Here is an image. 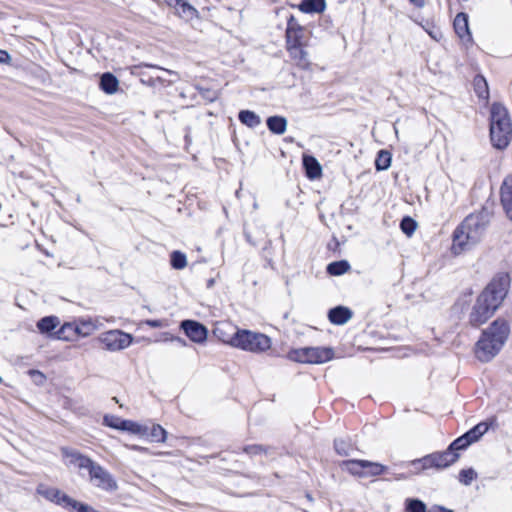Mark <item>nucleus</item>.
I'll list each match as a JSON object with an SVG mask.
<instances>
[{
	"label": "nucleus",
	"mask_w": 512,
	"mask_h": 512,
	"mask_svg": "<svg viewBox=\"0 0 512 512\" xmlns=\"http://www.w3.org/2000/svg\"><path fill=\"white\" fill-rule=\"evenodd\" d=\"M509 279L506 275L494 278L478 296L469 316L472 326L484 324L499 308L507 295Z\"/></svg>",
	"instance_id": "f257e3e1"
},
{
	"label": "nucleus",
	"mask_w": 512,
	"mask_h": 512,
	"mask_svg": "<svg viewBox=\"0 0 512 512\" xmlns=\"http://www.w3.org/2000/svg\"><path fill=\"white\" fill-rule=\"evenodd\" d=\"M489 221L490 213L487 209L468 215L454 232L453 253L460 254L476 244L482 237Z\"/></svg>",
	"instance_id": "f03ea898"
},
{
	"label": "nucleus",
	"mask_w": 512,
	"mask_h": 512,
	"mask_svg": "<svg viewBox=\"0 0 512 512\" xmlns=\"http://www.w3.org/2000/svg\"><path fill=\"white\" fill-rule=\"evenodd\" d=\"M510 328L506 320L498 318L483 330L475 345V355L481 362H489L502 349L508 339Z\"/></svg>",
	"instance_id": "7ed1b4c3"
},
{
	"label": "nucleus",
	"mask_w": 512,
	"mask_h": 512,
	"mask_svg": "<svg viewBox=\"0 0 512 512\" xmlns=\"http://www.w3.org/2000/svg\"><path fill=\"white\" fill-rule=\"evenodd\" d=\"M62 454L69 458L71 463L77 464L80 469L88 470L90 482L95 487L106 492H114L118 489L117 481L112 474L91 458L68 448H62Z\"/></svg>",
	"instance_id": "20e7f679"
},
{
	"label": "nucleus",
	"mask_w": 512,
	"mask_h": 512,
	"mask_svg": "<svg viewBox=\"0 0 512 512\" xmlns=\"http://www.w3.org/2000/svg\"><path fill=\"white\" fill-rule=\"evenodd\" d=\"M512 138V124L508 110L500 103L491 106L490 115V139L492 145L499 149H505Z\"/></svg>",
	"instance_id": "39448f33"
},
{
	"label": "nucleus",
	"mask_w": 512,
	"mask_h": 512,
	"mask_svg": "<svg viewBox=\"0 0 512 512\" xmlns=\"http://www.w3.org/2000/svg\"><path fill=\"white\" fill-rule=\"evenodd\" d=\"M222 341L253 353H262L271 347V339L267 335L249 330L238 329L231 337L223 338Z\"/></svg>",
	"instance_id": "423d86ee"
},
{
	"label": "nucleus",
	"mask_w": 512,
	"mask_h": 512,
	"mask_svg": "<svg viewBox=\"0 0 512 512\" xmlns=\"http://www.w3.org/2000/svg\"><path fill=\"white\" fill-rule=\"evenodd\" d=\"M289 360L307 364H323L333 359L334 350L329 347H303L288 352Z\"/></svg>",
	"instance_id": "0eeeda50"
},
{
	"label": "nucleus",
	"mask_w": 512,
	"mask_h": 512,
	"mask_svg": "<svg viewBox=\"0 0 512 512\" xmlns=\"http://www.w3.org/2000/svg\"><path fill=\"white\" fill-rule=\"evenodd\" d=\"M458 459L459 454L452 452L449 448H447L445 451L434 452L420 459H415L411 461L410 464H421L422 470H427L430 468L444 469L454 464Z\"/></svg>",
	"instance_id": "6e6552de"
},
{
	"label": "nucleus",
	"mask_w": 512,
	"mask_h": 512,
	"mask_svg": "<svg viewBox=\"0 0 512 512\" xmlns=\"http://www.w3.org/2000/svg\"><path fill=\"white\" fill-rule=\"evenodd\" d=\"M132 336L120 330H111L101 334L99 341L107 350L119 351L127 348L132 343Z\"/></svg>",
	"instance_id": "1a4fd4ad"
},
{
	"label": "nucleus",
	"mask_w": 512,
	"mask_h": 512,
	"mask_svg": "<svg viewBox=\"0 0 512 512\" xmlns=\"http://www.w3.org/2000/svg\"><path fill=\"white\" fill-rule=\"evenodd\" d=\"M37 493L44 497L45 499L66 509L70 507L71 501L73 499L64 492H62L61 490L54 487L46 486L44 484H40L37 487Z\"/></svg>",
	"instance_id": "9d476101"
},
{
	"label": "nucleus",
	"mask_w": 512,
	"mask_h": 512,
	"mask_svg": "<svg viewBox=\"0 0 512 512\" xmlns=\"http://www.w3.org/2000/svg\"><path fill=\"white\" fill-rule=\"evenodd\" d=\"M181 328L187 337L195 343H203L207 339V328L197 321L184 320L181 322Z\"/></svg>",
	"instance_id": "9b49d317"
},
{
	"label": "nucleus",
	"mask_w": 512,
	"mask_h": 512,
	"mask_svg": "<svg viewBox=\"0 0 512 512\" xmlns=\"http://www.w3.org/2000/svg\"><path fill=\"white\" fill-rule=\"evenodd\" d=\"M166 4L175 10V13L185 21L199 18L198 10L187 0H164Z\"/></svg>",
	"instance_id": "f8f14e48"
},
{
	"label": "nucleus",
	"mask_w": 512,
	"mask_h": 512,
	"mask_svg": "<svg viewBox=\"0 0 512 512\" xmlns=\"http://www.w3.org/2000/svg\"><path fill=\"white\" fill-rule=\"evenodd\" d=\"M500 201L507 217L512 220V174L503 180L500 188Z\"/></svg>",
	"instance_id": "ddd939ff"
},
{
	"label": "nucleus",
	"mask_w": 512,
	"mask_h": 512,
	"mask_svg": "<svg viewBox=\"0 0 512 512\" xmlns=\"http://www.w3.org/2000/svg\"><path fill=\"white\" fill-rule=\"evenodd\" d=\"M304 30L300 27L294 20L293 17L290 18L287 29H286V45L287 47L291 46H303L302 38H303Z\"/></svg>",
	"instance_id": "4468645a"
},
{
	"label": "nucleus",
	"mask_w": 512,
	"mask_h": 512,
	"mask_svg": "<svg viewBox=\"0 0 512 512\" xmlns=\"http://www.w3.org/2000/svg\"><path fill=\"white\" fill-rule=\"evenodd\" d=\"M352 311L344 306H337L328 312L329 321L335 325H344L352 318Z\"/></svg>",
	"instance_id": "2eb2a0df"
},
{
	"label": "nucleus",
	"mask_w": 512,
	"mask_h": 512,
	"mask_svg": "<svg viewBox=\"0 0 512 512\" xmlns=\"http://www.w3.org/2000/svg\"><path fill=\"white\" fill-rule=\"evenodd\" d=\"M454 29L457 35L465 41H471V33L468 25V15L465 13H458L454 19Z\"/></svg>",
	"instance_id": "dca6fc26"
},
{
	"label": "nucleus",
	"mask_w": 512,
	"mask_h": 512,
	"mask_svg": "<svg viewBox=\"0 0 512 512\" xmlns=\"http://www.w3.org/2000/svg\"><path fill=\"white\" fill-rule=\"evenodd\" d=\"M287 51L289 52L290 57L296 63L298 67L301 69H308L310 66V62L308 59L307 52L303 49L302 46H291L287 47Z\"/></svg>",
	"instance_id": "f3484780"
},
{
	"label": "nucleus",
	"mask_w": 512,
	"mask_h": 512,
	"mask_svg": "<svg viewBox=\"0 0 512 512\" xmlns=\"http://www.w3.org/2000/svg\"><path fill=\"white\" fill-rule=\"evenodd\" d=\"M303 166L306 170L307 177L310 179H316L322 175L321 165L313 156L304 155Z\"/></svg>",
	"instance_id": "a211bd4d"
},
{
	"label": "nucleus",
	"mask_w": 512,
	"mask_h": 512,
	"mask_svg": "<svg viewBox=\"0 0 512 512\" xmlns=\"http://www.w3.org/2000/svg\"><path fill=\"white\" fill-rule=\"evenodd\" d=\"M100 88L106 94H115L119 88V81L112 73L106 72L100 78Z\"/></svg>",
	"instance_id": "6ab92c4d"
},
{
	"label": "nucleus",
	"mask_w": 512,
	"mask_h": 512,
	"mask_svg": "<svg viewBox=\"0 0 512 512\" xmlns=\"http://www.w3.org/2000/svg\"><path fill=\"white\" fill-rule=\"evenodd\" d=\"M268 129L277 135H282L287 129V120L282 116H271L266 121Z\"/></svg>",
	"instance_id": "aec40b11"
},
{
	"label": "nucleus",
	"mask_w": 512,
	"mask_h": 512,
	"mask_svg": "<svg viewBox=\"0 0 512 512\" xmlns=\"http://www.w3.org/2000/svg\"><path fill=\"white\" fill-rule=\"evenodd\" d=\"M325 6V0H302L299 8L305 13H320Z\"/></svg>",
	"instance_id": "412c9836"
},
{
	"label": "nucleus",
	"mask_w": 512,
	"mask_h": 512,
	"mask_svg": "<svg viewBox=\"0 0 512 512\" xmlns=\"http://www.w3.org/2000/svg\"><path fill=\"white\" fill-rule=\"evenodd\" d=\"M238 117L240 122L249 128H255L261 123V118L250 110L240 111Z\"/></svg>",
	"instance_id": "4be33fe9"
},
{
	"label": "nucleus",
	"mask_w": 512,
	"mask_h": 512,
	"mask_svg": "<svg viewBox=\"0 0 512 512\" xmlns=\"http://www.w3.org/2000/svg\"><path fill=\"white\" fill-rule=\"evenodd\" d=\"M364 460H346L341 463V467L352 475L363 477Z\"/></svg>",
	"instance_id": "5701e85b"
},
{
	"label": "nucleus",
	"mask_w": 512,
	"mask_h": 512,
	"mask_svg": "<svg viewBox=\"0 0 512 512\" xmlns=\"http://www.w3.org/2000/svg\"><path fill=\"white\" fill-rule=\"evenodd\" d=\"M363 465H364L363 477L378 476V475L383 474L387 469L386 466H384L380 463L371 462L368 460H364Z\"/></svg>",
	"instance_id": "b1692460"
},
{
	"label": "nucleus",
	"mask_w": 512,
	"mask_h": 512,
	"mask_svg": "<svg viewBox=\"0 0 512 512\" xmlns=\"http://www.w3.org/2000/svg\"><path fill=\"white\" fill-rule=\"evenodd\" d=\"M60 324V321L58 317L56 316H47L42 319H40L37 323V328L41 333H50L52 330H54L58 325Z\"/></svg>",
	"instance_id": "393cba45"
},
{
	"label": "nucleus",
	"mask_w": 512,
	"mask_h": 512,
	"mask_svg": "<svg viewBox=\"0 0 512 512\" xmlns=\"http://www.w3.org/2000/svg\"><path fill=\"white\" fill-rule=\"evenodd\" d=\"M473 85L476 94L479 98L487 99L489 96L488 84L486 79L482 75H476L473 80Z\"/></svg>",
	"instance_id": "a878e982"
},
{
	"label": "nucleus",
	"mask_w": 512,
	"mask_h": 512,
	"mask_svg": "<svg viewBox=\"0 0 512 512\" xmlns=\"http://www.w3.org/2000/svg\"><path fill=\"white\" fill-rule=\"evenodd\" d=\"M488 424L486 422H480L475 425L472 429L467 431L465 434L471 443H474L480 439V437L488 431Z\"/></svg>",
	"instance_id": "bb28decb"
},
{
	"label": "nucleus",
	"mask_w": 512,
	"mask_h": 512,
	"mask_svg": "<svg viewBox=\"0 0 512 512\" xmlns=\"http://www.w3.org/2000/svg\"><path fill=\"white\" fill-rule=\"evenodd\" d=\"M350 269V265L347 261H335L327 266V272L330 275L339 276L346 273Z\"/></svg>",
	"instance_id": "cd10ccee"
},
{
	"label": "nucleus",
	"mask_w": 512,
	"mask_h": 512,
	"mask_svg": "<svg viewBox=\"0 0 512 512\" xmlns=\"http://www.w3.org/2000/svg\"><path fill=\"white\" fill-rule=\"evenodd\" d=\"M123 431H128L132 434L140 436H146L148 434L149 429L147 426L141 425L137 422L126 420Z\"/></svg>",
	"instance_id": "c85d7f7f"
},
{
	"label": "nucleus",
	"mask_w": 512,
	"mask_h": 512,
	"mask_svg": "<svg viewBox=\"0 0 512 512\" xmlns=\"http://www.w3.org/2000/svg\"><path fill=\"white\" fill-rule=\"evenodd\" d=\"M170 263L174 269H183L187 266L186 255L180 251H173L171 253Z\"/></svg>",
	"instance_id": "c756f323"
},
{
	"label": "nucleus",
	"mask_w": 512,
	"mask_h": 512,
	"mask_svg": "<svg viewBox=\"0 0 512 512\" xmlns=\"http://www.w3.org/2000/svg\"><path fill=\"white\" fill-rule=\"evenodd\" d=\"M391 165V154L388 151L381 150L378 153L377 159L375 161V166L377 170H386Z\"/></svg>",
	"instance_id": "7c9ffc66"
},
{
	"label": "nucleus",
	"mask_w": 512,
	"mask_h": 512,
	"mask_svg": "<svg viewBox=\"0 0 512 512\" xmlns=\"http://www.w3.org/2000/svg\"><path fill=\"white\" fill-rule=\"evenodd\" d=\"M125 419H122L118 416H114V415H106L104 416V419H103V423L104 425L110 427V428H113V429H117V430H121L123 431L124 429V424H125Z\"/></svg>",
	"instance_id": "2f4dec72"
},
{
	"label": "nucleus",
	"mask_w": 512,
	"mask_h": 512,
	"mask_svg": "<svg viewBox=\"0 0 512 512\" xmlns=\"http://www.w3.org/2000/svg\"><path fill=\"white\" fill-rule=\"evenodd\" d=\"M146 436H149L151 440L155 442H165L167 432L162 426L157 424L153 425V427L150 430V433H148Z\"/></svg>",
	"instance_id": "473e14b6"
},
{
	"label": "nucleus",
	"mask_w": 512,
	"mask_h": 512,
	"mask_svg": "<svg viewBox=\"0 0 512 512\" xmlns=\"http://www.w3.org/2000/svg\"><path fill=\"white\" fill-rule=\"evenodd\" d=\"M471 441L468 439L466 434H463L462 436L455 439L448 448L452 451L457 453V451L466 449L469 445H471Z\"/></svg>",
	"instance_id": "72a5a7b5"
},
{
	"label": "nucleus",
	"mask_w": 512,
	"mask_h": 512,
	"mask_svg": "<svg viewBox=\"0 0 512 512\" xmlns=\"http://www.w3.org/2000/svg\"><path fill=\"white\" fill-rule=\"evenodd\" d=\"M477 478V473L473 468L463 469L459 473V481L468 486Z\"/></svg>",
	"instance_id": "f704fd0d"
},
{
	"label": "nucleus",
	"mask_w": 512,
	"mask_h": 512,
	"mask_svg": "<svg viewBox=\"0 0 512 512\" xmlns=\"http://www.w3.org/2000/svg\"><path fill=\"white\" fill-rule=\"evenodd\" d=\"M417 227V223L411 217H404L401 220L400 228L407 236H411Z\"/></svg>",
	"instance_id": "c9c22d12"
},
{
	"label": "nucleus",
	"mask_w": 512,
	"mask_h": 512,
	"mask_svg": "<svg viewBox=\"0 0 512 512\" xmlns=\"http://www.w3.org/2000/svg\"><path fill=\"white\" fill-rule=\"evenodd\" d=\"M406 510L408 512H426V505L418 499H408Z\"/></svg>",
	"instance_id": "e433bc0d"
},
{
	"label": "nucleus",
	"mask_w": 512,
	"mask_h": 512,
	"mask_svg": "<svg viewBox=\"0 0 512 512\" xmlns=\"http://www.w3.org/2000/svg\"><path fill=\"white\" fill-rule=\"evenodd\" d=\"M334 447L339 455L347 456L349 454L350 446L343 439H336L334 442Z\"/></svg>",
	"instance_id": "4c0bfd02"
},
{
	"label": "nucleus",
	"mask_w": 512,
	"mask_h": 512,
	"mask_svg": "<svg viewBox=\"0 0 512 512\" xmlns=\"http://www.w3.org/2000/svg\"><path fill=\"white\" fill-rule=\"evenodd\" d=\"M144 324L152 327V328H164L168 326L167 320L159 319V320H146Z\"/></svg>",
	"instance_id": "58836bf2"
},
{
	"label": "nucleus",
	"mask_w": 512,
	"mask_h": 512,
	"mask_svg": "<svg viewBox=\"0 0 512 512\" xmlns=\"http://www.w3.org/2000/svg\"><path fill=\"white\" fill-rule=\"evenodd\" d=\"M29 374L33 377L36 384H43L45 382L46 378L42 372L38 370H30Z\"/></svg>",
	"instance_id": "ea45409f"
},
{
	"label": "nucleus",
	"mask_w": 512,
	"mask_h": 512,
	"mask_svg": "<svg viewBox=\"0 0 512 512\" xmlns=\"http://www.w3.org/2000/svg\"><path fill=\"white\" fill-rule=\"evenodd\" d=\"M244 451L250 455H256L263 452V448L260 445H250L244 448Z\"/></svg>",
	"instance_id": "a19ab883"
},
{
	"label": "nucleus",
	"mask_w": 512,
	"mask_h": 512,
	"mask_svg": "<svg viewBox=\"0 0 512 512\" xmlns=\"http://www.w3.org/2000/svg\"><path fill=\"white\" fill-rule=\"evenodd\" d=\"M9 60L10 55L4 50H0V63H7Z\"/></svg>",
	"instance_id": "79ce46f5"
},
{
	"label": "nucleus",
	"mask_w": 512,
	"mask_h": 512,
	"mask_svg": "<svg viewBox=\"0 0 512 512\" xmlns=\"http://www.w3.org/2000/svg\"><path fill=\"white\" fill-rule=\"evenodd\" d=\"M143 66L145 67H151V68H156L158 70H162V71H165L166 73L168 74H171V75H175V72L171 71V70H166V69H163L159 66H156V65H152V64H142Z\"/></svg>",
	"instance_id": "37998d69"
},
{
	"label": "nucleus",
	"mask_w": 512,
	"mask_h": 512,
	"mask_svg": "<svg viewBox=\"0 0 512 512\" xmlns=\"http://www.w3.org/2000/svg\"><path fill=\"white\" fill-rule=\"evenodd\" d=\"M200 93L202 94L203 97L205 98H208L209 100H213L214 99V96H209L208 94H210V90H204V89H200Z\"/></svg>",
	"instance_id": "c03bdc74"
},
{
	"label": "nucleus",
	"mask_w": 512,
	"mask_h": 512,
	"mask_svg": "<svg viewBox=\"0 0 512 512\" xmlns=\"http://www.w3.org/2000/svg\"><path fill=\"white\" fill-rule=\"evenodd\" d=\"M200 93L202 94L203 97L205 98H208L209 100H213L214 99V96H209L208 94H210V90H204V89H200Z\"/></svg>",
	"instance_id": "a18cd8bd"
},
{
	"label": "nucleus",
	"mask_w": 512,
	"mask_h": 512,
	"mask_svg": "<svg viewBox=\"0 0 512 512\" xmlns=\"http://www.w3.org/2000/svg\"><path fill=\"white\" fill-rule=\"evenodd\" d=\"M430 512H453L452 510L446 509L444 507H435Z\"/></svg>",
	"instance_id": "49530a36"
},
{
	"label": "nucleus",
	"mask_w": 512,
	"mask_h": 512,
	"mask_svg": "<svg viewBox=\"0 0 512 512\" xmlns=\"http://www.w3.org/2000/svg\"><path fill=\"white\" fill-rule=\"evenodd\" d=\"M156 81L162 83L163 82V78L161 76H156L155 78H151L149 80V84L155 85Z\"/></svg>",
	"instance_id": "de8ad7c7"
},
{
	"label": "nucleus",
	"mask_w": 512,
	"mask_h": 512,
	"mask_svg": "<svg viewBox=\"0 0 512 512\" xmlns=\"http://www.w3.org/2000/svg\"><path fill=\"white\" fill-rule=\"evenodd\" d=\"M410 2L415 5L416 7H423L424 6V0H410Z\"/></svg>",
	"instance_id": "09e8293b"
},
{
	"label": "nucleus",
	"mask_w": 512,
	"mask_h": 512,
	"mask_svg": "<svg viewBox=\"0 0 512 512\" xmlns=\"http://www.w3.org/2000/svg\"><path fill=\"white\" fill-rule=\"evenodd\" d=\"M132 450H135V451H145L146 449L143 448V447H140V446H137V445H132V446H129Z\"/></svg>",
	"instance_id": "8fccbe9b"
},
{
	"label": "nucleus",
	"mask_w": 512,
	"mask_h": 512,
	"mask_svg": "<svg viewBox=\"0 0 512 512\" xmlns=\"http://www.w3.org/2000/svg\"><path fill=\"white\" fill-rule=\"evenodd\" d=\"M172 340H175V341H177V342H179V343H181V344L185 345V341H184V340H182V339H181V338H179V337L172 338Z\"/></svg>",
	"instance_id": "3c124183"
},
{
	"label": "nucleus",
	"mask_w": 512,
	"mask_h": 512,
	"mask_svg": "<svg viewBox=\"0 0 512 512\" xmlns=\"http://www.w3.org/2000/svg\"><path fill=\"white\" fill-rule=\"evenodd\" d=\"M413 466L417 469L418 472L422 471L421 464H417V465H413Z\"/></svg>",
	"instance_id": "603ef678"
},
{
	"label": "nucleus",
	"mask_w": 512,
	"mask_h": 512,
	"mask_svg": "<svg viewBox=\"0 0 512 512\" xmlns=\"http://www.w3.org/2000/svg\"><path fill=\"white\" fill-rule=\"evenodd\" d=\"M2 382V378L0 377V383Z\"/></svg>",
	"instance_id": "864d4df0"
}]
</instances>
